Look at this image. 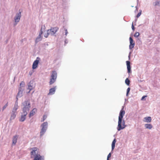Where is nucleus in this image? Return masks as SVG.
Segmentation results:
<instances>
[{"label": "nucleus", "mask_w": 160, "mask_h": 160, "mask_svg": "<svg viewBox=\"0 0 160 160\" xmlns=\"http://www.w3.org/2000/svg\"><path fill=\"white\" fill-rule=\"evenodd\" d=\"M125 114V111L124 110L123 107L120 112L118 117V124L117 128L118 131L124 129L126 127L125 121L124 120L122 121L123 116Z\"/></svg>", "instance_id": "f257e3e1"}, {"label": "nucleus", "mask_w": 160, "mask_h": 160, "mask_svg": "<svg viewBox=\"0 0 160 160\" xmlns=\"http://www.w3.org/2000/svg\"><path fill=\"white\" fill-rule=\"evenodd\" d=\"M23 105L24 106L22 109V115H21L19 120L20 121L23 122L26 119V116L27 115V111H28L30 108V104L29 101L27 100L25 101Z\"/></svg>", "instance_id": "f03ea898"}, {"label": "nucleus", "mask_w": 160, "mask_h": 160, "mask_svg": "<svg viewBox=\"0 0 160 160\" xmlns=\"http://www.w3.org/2000/svg\"><path fill=\"white\" fill-rule=\"evenodd\" d=\"M57 78V73L55 71H52L51 72L50 81L49 82L50 85H52L56 81Z\"/></svg>", "instance_id": "7ed1b4c3"}, {"label": "nucleus", "mask_w": 160, "mask_h": 160, "mask_svg": "<svg viewBox=\"0 0 160 160\" xmlns=\"http://www.w3.org/2000/svg\"><path fill=\"white\" fill-rule=\"evenodd\" d=\"M48 125V124L47 122H44L41 125L42 128L40 132V135L41 137H42L43 135L46 132L47 128Z\"/></svg>", "instance_id": "20e7f679"}, {"label": "nucleus", "mask_w": 160, "mask_h": 160, "mask_svg": "<svg viewBox=\"0 0 160 160\" xmlns=\"http://www.w3.org/2000/svg\"><path fill=\"white\" fill-rule=\"evenodd\" d=\"M58 30V28L57 27L51 28L47 30V33L51 36L53 35L57 32Z\"/></svg>", "instance_id": "39448f33"}, {"label": "nucleus", "mask_w": 160, "mask_h": 160, "mask_svg": "<svg viewBox=\"0 0 160 160\" xmlns=\"http://www.w3.org/2000/svg\"><path fill=\"white\" fill-rule=\"evenodd\" d=\"M21 17V12H20L18 13H17L16 16H15L14 18L15 22L14 23V26L16 25L19 22L20 19Z\"/></svg>", "instance_id": "423d86ee"}, {"label": "nucleus", "mask_w": 160, "mask_h": 160, "mask_svg": "<svg viewBox=\"0 0 160 160\" xmlns=\"http://www.w3.org/2000/svg\"><path fill=\"white\" fill-rule=\"evenodd\" d=\"M31 149L32 150V151L30 152L31 158H32L33 157V156H34L36 154V152L38 150V148H37L35 147L31 148Z\"/></svg>", "instance_id": "0eeeda50"}, {"label": "nucleus", "mask_w": 160, "mask_h": 160, "mask_svg": "<svg viewBox=\"0 0 160 160\" xmlns=\"http://www.w3.org/2000/svg\"><path fill=\"white\" fill-rule=\"evenodd\" d=\"M38 59H39V58H37V59L33 63L32 68L33 69L36 68L38 67L39 63V60H37Z\"/></svg>", "instance_id": "6e6552de"}, {"label": "nucleus", "mask_w": 160, "mask_h": 160, "mask_svg": "<svg viewBox=\"0 0 160 160\" xmlns=\"http://www.w3.org/2000/svg\"><path fill=\"white\" fill-rule=\"evenodd\" d=\"M153 5L156 8L160 7V0H156L153 3Z\"/></svg>", "instance_id": "1a4fd4ad"}, {"label": "nucleus", "mask_w": 160, "mask_h": 160, "mask_svg": "<svg viewBox=\"0 0 160 160\" xmlns=\"http://www.w3.org/2000/svg\"><path fill=\"white\" fill-rule=\"evenodd\" d=\"M44 30V28L43 29L42 27L41 28V31L39 33V35L37 38V40L40 39H43L42 37V35Z\"/></svg>", "instance_id": "9d476101"}, {"label": "nucleus", "mask_w": 160, "mask_h": 160, "mask_svg": "<svg viewBox=\"0 0 160 160\" xmlns=\"http://www.w3.org/2000/svg\"><path fill=\"white\" fill-rule=\"evenodd\" d=\"M43 159L40 154H37L35 156L33 160H43Z\"/></svg>", "instance_id": "9b49d317"}, {"label": "nucleus", "mask_w": 160, "mask_h": 160, "mask_svg": "<svg viewBox=\"0 0 160 160\" xmlns=\"http://www.w3.org/2000/svg\"><path fill=\"white\" fill-rule=\"evenodd\" d=\"M18 136L16 135L14 136L12 138V144L15 145L17 142Z\"/></svg>", "instance_id": "f8f14e48"}, {"label": "nucleus", "mask_w": 160, "mask_h": 160, "mask_svg": "<svg viewBox=\"0 0 160 160\" xmlns=\"http://www.w3.org/2000/svg\"><path fill=\"white\" fill-rule=\"evenodd\" d=\"M56 88V86H55L54 87L50 89L49 90V92L48 94V95L53 94L55 91Z\"/></svg>", "instance_id": "ddd939ff"}, {"label": "nucleus", "mask_w": 160, "mask_h": 160, "mask_svg": "<svg viewBox=\"0 0 160 160\" xmlns=\"http://www.w3.org/2000/svg\"><path fill=\"white\" fill-rule=\"evenodd\" d=\"M37 111V109L36 108H33L30 112L29 114V117H30L33 116Z\"/></svg>", "instance_id": "4468645a"}, {"label": "nucleus", "mask_w": 160, "mask_h": 160, "mask_svg": "<svg viewBox=\"0 0 160 160\" xmlns=\"http://www.w3.org/2000/svg\"><path fill=\"white\" fill-rule=\"evenodd\" d=\"M144 120L143 121L145 122H150L151 121L152 118L150 117H148L144 118Z\"/></svg>", "instance_id": "2eb2a0df"}, {"label": "nucleus", "mask_w": 160, "mask_h": 160, "mask_svg": "<svg viewBox=\"0 0 160 160\" xmlns=\"http://www.w3.org/2000/svg\"><path fill=\"white\" fill-rule=\"evenodd\" d=\"M127 68L128 73H130L131 72V67L130 65V62L129 61H126Z\"/></svg>", "instance_id": "dca6fc26"}, {"label": "nucleus", "mask_w": 160, "mask_h": 160, "mask_svg": "<svg viewBox=\"0 0 160 160\" xmlns=\"http://www.w3.org/2000/svg\"><path fill=\"white\" fill-rule=\"evenodd\" d=\"M135 45L134 41H130V44L129 45V48L132 49L133 48Z\"/></svg>", "instance_id": "f3484780"}, {"label": "nucleus", "mask_w": 160, "mask_h": 160, "mask_svg": "<svg viewBox=\"0 0 160 160\" xmlns=\"http://www.w3.org/2000/svg\"><path fill=\"white\" fill-rule=\"evenodd\" d=\"M18 108V102L16 101L14 107L13 109L12 112H16V111Z\"/></svg>", "instance_id": "a211bd4d"}, {"label": "nucleus", "mask_w": 160, "mask_h": 160, "mask_svg": "<svg viewBox=\"0 0 160 160\" xmlns=\"http://www.w3.org/2000/svg\"><path fill=\"white\" fill-rule=\"evenodd\" d=\"M145 127L146 128L149 129H151L152 128V126L150 124H145Z\"/></svg>", "instance_id": "6ab92c4d"}, {"label": "nucleus", "mask_w": 160, "mask_h": 160, "mask_svg": "<svg viewBox=\"0 0 160 160\" xmlns=\"http://www.w3.org/2000/svg\"><path fill=\"white\" fill-rule=\"evenodd\" d=\"M16 112H12V113L11 115V117L10 118V120H12L14 119L16 117Z\"/></svg>", "instance_id": "aec40b11"}, {"label": "nucleus", "mask_w": 160, "mask_h": 160, "mask_svg": "<svg viewBox=\"0 0 160 160\" xmlns=\"http://www.w3.org/2000/svg\"><path fill=\"white\" fill-rule=\"evenodd\" d=\"M116 142V140L115 139H114L112 141V150H113L115 147V143Z\"/></svg>", "instance_id": "412c9836"}, {"label": "nucleus", "mask_w": 160, "mask_h": 160, "mask_svg": "<svg viewBox=\"0 0 160 160\" xmlns=\"http://www.w3.org/2000/svg\"><path fill=\"white\" fill-rule=\"evenodd\" d=\"M33 87L32 86L30 85V83H29L28 84V89L29 90V92H30V91L33 89Z\"/></svg>", "instance_id": "4be33fe9"}, {"label": "nucleus", "mask_w": 160, "mask_h": 160, "mask_svg": "<svg viewBox=\"0 0 160 160\" xmlns=\"http://www.w3.org/2000/svg\"><path fill=\"white\" fill-rule=\"evenodd\" d=\"M126 84L128 85H129L130 84V81L128 78H127L125 81Z\"/></svg>", "instance_id": "5701e85b"}, {"label": "nucleus", "mask_w": 160, "mask_h": 160, "mask_svg": "<svg viewBox=\"0 0 160 160\" xmlns=\"http://www.w3.org/2000/svg\"><path fill=\"white\" fill-rule=\"evenodd\" d=\"M22 96V92L21 91H20L18 92V95H17V97H21Z\"/></svg>", "instance_id": "b1692460"}, {"label": "nucleus", "mask_w": 160, "mask_h": 160, "mask_svg": "<svg viewBox=\"0 0 160 160\" xmlns=\"http://www.w3.org/2000/svg\"><path fill=\"white\" fill-rule=\"evenodd\" d=\"M47 117L46 115H44L43 116V118L42 119L41 121L42 122L44 121L46 119Z\"/></svg>", "instance_id": "393cba45"}, {"label": "nucleus", "mask_w": 160, "mask_h": 160, "mask_svg": "<svg viewBox=\"0 0 160 160\" xmlns=\"http://www.w3.org/2000/svg\"><path fill=\"white\" fill-rule=\"evenodd\" d=\"M49 35V34H48L47 33V31L46 32H44V36L45 38H47L48 37V35Z\"/></svg>", "instance_id": "a878e982"}, {"label": "nucleus", "mask_w": 160, "mask_h": 160, "mask_svg": "<svg viewBox=\"0 0 160 160\" xmlns=\"http://www.w3.org/2000/svg\"><path fill=\"white\" fill-rule=\"evenodd\" d=\"M8 103L7 102V103L2 108V111L4 110L8 106Z\"/></svg>", "instance_id": "bb28decb"}, {"label": "nucleus", "mask_w": 160, "mask_h": 160, "mask_svg": "<svg viewBox=\"0 0 160 160\" xmlns=\"http://www.w3.org/2000/svg\"><path fill=\"white\" fill-rule=\"evenodd\" d=\"M139 35V33L138 32H137L135 33V34L134 35V36L135 37H138Z\"/></svg>", "instance_id": "cd10ccee"}, {"label": "nucleus", "mask_w": 160, "mask_h": 160, "mask_svg": "<svg viewBox=\"0 0 160 160\" xmlns=\"http://www.w3.org/2000/svg\"><path fill=\"white\" fill-rule=\"evenodd\" d=\"M24 84H25V83H24V82L22 81L21 82L20 85L21 86H24Z\"/></svg>", "instance_id": "c85d7f7f"}, {"label": "nucleus", "mask_w": 160, "mask_h": 160, "mask_svg": "<svg viewBox=\"0 0 160 160\" xmlns=\"http://www.w3.org/2000/svg\"><path fill=\"white\" fill-rule=\"evenodd\" d=\"M130 88H128L127 89V95L128 96V93L129 92L130 90Z\"/></svg>", "instance_id": "c756f323"}, {"label": "nucleus", "mask_w": 160, "mask_h": 160, "mask_svg": "<svg viewBox=\"0 0 160 160\" xmlns=\"http://www.w3.org/2000/svg\"><path fill=\"white\" fill-rule=\"evenodd\" d=\"M111 153H109L108 156V157H107V160H109V158L111 157Z\"/></svg>", "instance_id": "7c9ffc66"}, {"label": "nucleus", "mask_w": 160, "mask_h": 160, "mask_svg": "<svg viewBox=\"0 0 160 160\" xmlns=\"http://www.w3.org/2000/svg\"><path fill=\"white\" fill-rule=\"evenodd\" d=\"M64 30L65 31V35L66 36L67 35V34H68V30H67V29H66V28H64Z\"/></svg>", "instance_id": "2f4dec72"}, {"label": "nucleus", "mask_w": 160, "mask_h": 160, "mask_svg": "<svg viewBox=\"0 0 160 160\" xmlns=\"http://www.w3.org/2000/svg\"><path fill=\"white\" fill-rule=\"evenodd\" d=\"M141 12H139L138 14V15H137V17L138 18L141 15Z\"/></svg>", "instance_id": "473e14b6"}, {"label": "nucleus", "mask_w": 160, "mask_h": 160, "mask_svg": "<svg viewBox=\"0 0 160 160\" xmlns=\"http://www.w3.org/2000/svg\"><path fill=\"white\" fill-rule=\"evenodd\" d=\"M132 28L133 30H134V27L133 25V23H132Z\"/></svg>", "instance_id": "72a5a7b5"}, {"label": "nucleus", "mask_w": 160, "mask_h": 160, "mask_svg": "<svg viewBox=\"0 0 160 160\" xmlns=\"http://www.w3.org/2000/svg\"><path fill=\"white\" fill-rule=\"evenodd\" d=\"M147 97V96H143L142 97V98H141V100H143V99L144 98H145V97Z\"/></svg>", "instance_id": "f704fd0d"}, {"label": "nucleus", "mask_w": 160, "mask_h": 160, "mask_svg": "<svg viewBox=\"0 0 160 160\" xmlns=\"http://www.w3.org/2000/svg\"><path fill=\"white\" fill-rule=\"evenodd\" d=\"M129 40H133V39L131 37H130L129 38Z\"/></svg>", "instance_id": "c9c22d12"}, {"label": "nucleus", "mask_w": 160, "mask_h": 160, "mask_svg": "<svg viewBox=\"0 0 160 160\" xmlns=\"http://www.w3.org/2000/svg\"><path fill=\"white\" fill-rule=\"evenodd\" d=\"M43 29L44 28H45V26H44V28H42Z\"/></svg>", "instance_id": "e433bc0d"}]
</instances>
